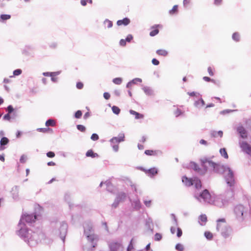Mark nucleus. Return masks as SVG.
Instances as JSON below:
<instances>
[{
	"instance_id": "nucleus-15",
	"label": "nucleus",
	"mask_w": 251,
	"mask_h": 251,
	"mask_svg": "<svg viewBox=\"0 0 251 251\" xmlns=\"http://www.w3.org/2000/svg\"><path fill=\"white\" fill-rule=\"evenodd\" d=\"M237 131L242 138H246L247 134L245 128L242 126H240L237 128Z\"/></svg>"
},
{
	"instance_id": "nucleus-61",
	"label": "nucleus",
	"mask_w": 251,
	"mask_h": 251,
	"mask_svg": "<svg viewBox=\"0 0 251 251\" xmlns=\"http://www.w3.org/2000/svg\"><path fill=\"white\" fill-rule=\"evenodd\" d=\"M3 119L7 120H9L10 119V116L9 113L5 115L3 117Z\"/></svg>"
},
{
	"instance_id": "nucleus-5",
	"label": "nucleus",
	"mask_w": 251,
	"mask_h": 251,
	"mask_svg": "<svg viewBox=\"0 0 251 251\" xmlns=\"http://www.w3.org/2000/svg\"><path fill=\"white\" fill-rule=\"evenodd\" d=\"M88 241L91 243L93 248H95L97 245V242L99 240L98 236L95 234H92V235H88L87 237Z\"/></svg>"
},
{
	"instance_id": "nucleus-55",
	"label": "nucleus",
	"mask_w": 251,
	"mask_h": 251,
	"mask_svg": "<svg viewBox=\"0 0 251 251\" xmlns=\"http://www.w3.org/2000/svg\"><path fill=\"white\" fill-rule=\"evenodd\" d=\"M103 97L106 100H108L110 98V95L107 92H105L103 94Z\"/></svg>"
},
{
	"instance_id": "nucleus-41",
	"label": "nucleus",
	"mask_w": 251,
	"mask_h": 251,
	"mask_svg": "<svg viewBox=\"0 0 251 251\" xmlns=\"http://www.w3.org/2000/svg\"><path fill=\"white\" fill-rule=\"evenodd\" d=\"M104 24L107 25V27L108 28L111 27L113 25L112 22L108 20H106L104 21Z\"/></svg>"
},
{
	"instance_id": "nucleus-44",
	"label": "nucleus",
	"mask_w": 251,
	"mask_h": 251,
	"mask_svg": "<svg viewBox=\"0 0 251 251\" xmlns=\"http://www.w3.org/2000/svg\"><path fill=\"white\" fill-rule=\"evenodd\" d=\"M82 116V112L80 110H77L75 113V117L76 118H80Z\"/></svg>"
},
{
	"instance_id": "nucleus-30",
	"label": "nucleus",
	"mask_w": 251,
	"mask_h": 251,
	"mask_svg": "<svg viewBox=\"0 0 251 251\" xmlns=\"http://www.w3.org/2000/svg\"><path fill=\"white\" fill-rule=\"evenodd\" d=\"M220 152L221 155L223 156H224L225 158H226V159L228 158V154L226 151V149H225V148L221 149L220 151Z\"/></svg>"
},
{
	"instance_id": "nucleus-59",
	"label": "nucleus",
	"mask_w": 251,
	"mask_h": 251,
	"mask_svg": "<svg viewBox=\"0 0 251 251\" xmlns=\"http://www.w3.org/2000/svg\"><path fill=\"white\" fill-rule=\"evenodd\" d=\"M126 41L124 39H121L120 41V44L122 46H125L126 45Z\"/></svg>"
},
{
	"instance_id": "nucleus-34",
	"label": "nucleus",
	"mask_w": 251,
	"mask_h": 251,
	"mask_svg": "<svg viewBox=\"0 0 251 251\" xmlns=\"http://www.w3.org/2000/svg\"><path fill=\"white\" fill-rule=\"evenodd\" d=\"M204 235L205 237L209 240H211L213 238V234L211 232L209 231H206L204 233Z\"/></svg>"
},
{
	"instance_id": "nucleus-10",
	"label": "nucleus",
	"mask_w": 251,
	"mask_h": 251,
	"mask_svg": "<svg viewBox=\"0 0 251 251\" xmlns=\"http://www.w3.org/2000/svg\"><path fill=\"white\" fill-rule=\"evenodd\" d=\"M111 251H121L122 247L121 245L117 242H112L109 245Z\"/></svg>"
},
{
	"instance_id": "nucleus-14",
	"label": "nucleus",
	"mask_w": 251,
	"mask_h": 251,
	"mask_svg": "<svg viewBox=\"0 0 251 251\" xmlns=\"http://www.w3.org/2000/svg\"><path fill=\"white\" fill-rule=\"evenodd\" d=\"M161 27V25H155L151 27L152 30L150 33V35L151 36H154L157 35L159 33L158 27Z\"/></svg>"
},
{
	"instance_id": "nucleus-48",
	"label": "nucleus",
	"mask_w": 251,
	"mask_h": 251,
	"mask_svg": "<svg viewBox=\"0 0 251 251\" xmlns=\"http://www.w3.org/2000/svg\"><path fill=\"white\" fill-rule=\"evenodd\" d=\"M76 86L77 89H81L83 87V84L81 82H78L76 83Z\"/></svg>"
},
{
	"instance_id": "nucleus-31",
	"label": "nucleus",
	"mask_w": 251,
	"mask_h": 251,
	"mask_svg": "<svg viewBox=\"0 0 251 251\" xmlns=\"http://www.w3.org/2000/svg\"><path fill=\"white\" fill-rule=\"evenodd\" d=\"M139 81V82H141V79L140 78H137V79L133 80L132 81H131L127 83V84L126 85L127 87L130 88L132 86V85L133 84H135L136 83V81Z\"/></svg>"
},
{
	"instance_id": "nucleus-53",
	"label": "nucleus",
	"mask_w": 251,
	"mask_h": 251,
	"mask_svg": "<svg viewBox=\"0 0 251 251\" xmlns=\"http://www.w3.org/2000/svg\"><path fill=\"white\" fill-rule=\"evenodd\" d=\"M151 62L154 65H158L159 64V61L155 58H153Z\"/></svg>"
},
{
	"instance_id": "nucleus-52",
	"label": "nucleus",
	"mask_w": 251,
	"mask_h": 251,
	"mask_svg": "<svg viewBox=\"0 0 251 251\" xmlns=\"http://www.w3.org/2000/svg\"><path fill=\"white\" fill-rule=\"evenodd\" d=\"M207 71H208V72L210 76H213L214 75L213 69L211 67H209L207 69Z\"/></svg>"
},
{
	"instance_id": "nucleus-42",
	"label": "nucleus",
	"mask_w": 251,
	"mask_h": 251,
	"mask_svg": "<svg viewBox=\"0 0 251 251\" xmlns=\"http://www.w3.org/2000/svg\"><path fill=\"white\" fill-rule=\"evenodd\" d=\"M99 136L96 133L92 134L91 137V139L93 141H97L99 139Z\"/></svg>"
},
{
	"instance_id": "nucleus-62",
	"label": "nucleus",
	"mask_w": 251,
	"mask_h": 251,
	"mask_svg": "<svg viewBox=\"0 0 251 251\" xmlns=\"http://www.w3.org/2000/svg\"><path fill=\"white\" fill-rule=\"evenodd\" d=\"M144 203L147 206L149 207L151 205V201H145Z\"/></svg>"
},
{
	"instance_id": "nucleus-49",
	"label": "nucleus",
	"mask_w": 251,
	"mask_h": 251,
	"mask_svg": "<svg viewBox=\"0 0 251 251\" xmlns=\"http://www.w3.org/2000/svg\"><path fill=\"white\" fill-rule=\"evenodd\" d=\"M162 238V235L160 233H156L155 235V240L159 241Z\"/></svg>"
},
{
	"instance_id": "nucleus-11",
	"label": "nucleus",
	"mask_w": 251,
	"mask_h": 251,
	"mask_svg": "<svg viewBox=\"0 0 251 251\" xmlns=\"http://www.w3.org/2000/svg\"><path fill=\"white\" fill-rule=\"evenodd\" d=\"M84 234L86 236V237L88 236V235H92V234H94V230L93 229L92 226L90 224H86L85 226L84 229Z\"/></svg>"
},
{
	"instance_id": "nucleus-1",
	"label": "nucleus",
	"mask_w": 251,
	"mask_h": 251,
	"mask_svg": "<svg viewBox=\"0 0 251 251\" xmlns=\"http://www.w3.org/2000/svg\"><path fill=\"white\" fill-rule=\"evenodd\" d=\"M216 228L224 238H227L230 237L231 229L226 224L225 218L217 220Z\"/></svg>"
},
{
	"instance_id": "nucleus-63",
	"label": "nucleus",
	"mask_w": 251,
	"mask_h": 251,
	"mask_svg": "<svg viewBox=\"0 0 251 251\" xmlns=\"http://www.w3.org/2000/svg\"><path fill=\"white\" fill-rule=\"evenodd\" d=\"M48 165L49 166H55L56 165L55 163L53 162V161H50V162H49L48 163H47Z\"/></svg>"
},
{
	"instance_id": "nucleus-25",
	"label": "nucleus",
	"mask_w": 251,
	"mask_h": 251,
	"mask_svg": "<svg viewBox=\"0 0 251 251\" xmlns=\"http://www.w3.org/2000/svg\"><path fill=\"white\" fill-rule=\"evenodd\" d=\"M156 53L161 56H166L168 55V51L165 50H156Z\"/></svg>"
},
{
	"instance_id": "nucleus-60",
	"label": "nucleus",
	"mask_w": 251,
	"mask_h": 251,
	"mask_svg": "<svg viewBox=\"0 0 251 251\" xmlns=\"http://www.w3.org/2000/svg\"><path fill=\"white\" fill-rule=\"evenodd\" d=\"M203 79L204 80H205V81H207V82L213 81V79H211L210 77H207V76H204L203 77Z\"/></svg>"
},
{
	"instance_id": "nucleus-23",
	"label": "nucleus",
	"mask_w": 251,
	"mask_h": 251,
	"mask_svg": "<svg viewBox=\"0 0 251 251\" xmlns=\"http://www.w3.org/2000/svg\"><path fill=\"white\" fill-rule=\"evenodd\" d=\"M158 151L155 150H148L145 151V153L147 155H156L157 154Z\"/></svg>"
},
{
	"instance_id": "nucleus-18",
	"label": "nucleus",
	"mask_w": 251,
	"mask_h": 251,
	"mask_svg": "<svg viewBox=\"0 0 251 251\" xmlns=\"http://www.w3.org/2000/svg\"><path fill=\"white\" fill-rule=\"evenodd\" d=\"M130 23V20L127 18H125L123 20H118L117 22V24L120 26L122 25H126Z\"/></svg>"
},
{
	"instance_id": "nucleus-37",
	"label": "nucleus",
	"mask_w": 251,
	"mask_h": 251,
	"mask_svg": "<svg viewBox=\"0 0 251 251\" xmlns=\"http://www.w3.org/2000/svg\"><path fill=\"white\" fill-rule=\"evenodd\" d=\"M0 17L1 20L5 21L10 19L11 16L7 14H2Z\"/></svg>"
},
{
	"instance_id": "nucleus-36",
	"label": "nucleus",
	"mask_w": 251,
	"mask_h": 251,
	"mask_svg": "<svg viewBox=\"0 0 251 251\" xmlns=\"http://www.w3.org/2000/svg\"><path fill=\"white\" fill-rule=\"evenodd\" d=\"M58 75V73L56 72H53V73H49V72H46L44 73L43 75L45 76H55Z\"/></svg>"
},
{
	"instance_id": "nucleus-21",
	"label": "nucleus",
	"mask_w": 251,
	"mask_h": 251,
	"mask_svg": "<svg viewBox=\"0 0 251 251\" xmlns=\"http://www.w3.org/2000/svg\"><path fill=\"white\" fill-rule=\"evenodd\" d=\"M9 143V140L6 137H2L0 141V150H2L4 148L2 146L7 145Z\"/></svg>"
},
{
	"instance_id": "nucleus-40",
	"label": "nucleus",
	"mask_w": 251,
	"mask_h": 251,
	"mask_svg": "<svg viewBox=\"0 0 251 251\" xmlns=\"http://www.w3.org/2000/svg\"><path fill=\"white\" fill-rule=\"evenodd\" d=\"M77 128L78 130L81 132H84L86 130L85 127L83 125H78L77 126Z\"/></svg>"
},
{
	"instance_id": "nucleus-22",
	"label": "nucleus",
	"mask_w": 251,
	"mask_h": 251,
	"mask_svg": "<svg viewBox=\"0 0 251 251\" xmlns=\"http://www.w3.org/2000/svg\"><path fill=\"white\" fill-rule=\"evenodd\" d=\"M86 155L87 157H91L92 158L98 157V154L97 153H94L92 150H88L86 153Z\"/></svg>"
},
{
	"instance_id": "nucleus-35",
	"label": "nucleus",
	"mask_w": 251,
	"mask_h": 251,
	"mask_svg": "<svg viewBox=\"0 0 251 251\" xmlns=\"http://www.w3.org/2000/svg\"><path fill=\"white\" fill-rule=\"evenodd\" d=\"M113 82L114 83L119 85L122 82V79L120 77L115 78L113 79Z\"/></svg>"
},
{
	"instance_id": "nucleus-7",
	"label": "nucleus",
	"mask_w": 251,
	"mask_h": 251,
	"mask_svg": "<svg viewBox=\"0 0 251 251\" xmlns=\"http://www.w3.org/2000/svg\"><path fill=\"white\" fill-rule=\"evenodd\" d=\"M36 219V215L24 214L22 218V220L27 223L34 222Z\"/></svg>"
},
{
	"instance_id": "nucleus-33",
	"label": "nucleus",
	"mask_w": 251,
	"mask_h": 251,
	"mask_svg": "<svg viewBox=\"0 0 251 251\" xmlns=\"http://www.w3.org/2000/svg\"><path fill=\"white\" fill-rule=\"evenodd\" d=\"M112 110L113 112L116 114H119L121 111L120 109L116 106H113L112 108Z\"/></svg>"
},
{
	"instance_id": "nucleus-45",
	"label": "nucleus",
	"mask_w": 251,
	"mask_h": 251,
	"mask_svg": "<svg viewBox=\"0 0 251 251\" xmlns=\"http://www.w3.org/2000/svg\"><path fill=\"white\" fill-rule=\"evenodd\" d=\"M133 240V239H132L130 241V244H129L127 249V251H131L133 249V246L132 244Z\"/></svg>"
},
{
	"instance_id": "nucleus-8",
	"label": "nucleus",
	"mask_w": 251,
	"mask_h": 251,
	"mask_svg": "<svg viewBox=\"0 0 251 251\" xmlns=\"http://www.w3.org/2000/svg\"><path fill=\"white\" fill-rule=\"evenodd\" d=\"M200 197L205 202H209L211 195L207 189L204 190L200 195Z\"/></svg>"
},
{
	"instance_id": "nucleus-38",
	"label": "nucleus",
	"mask_w": 251,
	"mask_h": 251,
	"mask_svg": "<svg viewBox=\"0 0 251 251\" xmlns=\"http://www.w3.org/2000/svg\"><path fill=\"white\" fill-rule=\"evenodd\" d=\"M176 249L178 251H183L184 248L183 245L181 244H177L176 246Z\"/></svg>"
},
{
	"instance_id": "nucleus-57",
	"label": "nucleus",
	"mask_w": 251,
	"mask_h": 251,
	"mask_svg": "<svg viewBox=\"0 0 251 251\" xmlns=\"http://www.w3.org/2000/svg\"><path fill=\"white\" fill-rule=\"evenodd\" d=\"M26 156L24 155H23L20 158V162L22 163H24L26 160Z\"/></svg>"
},
{
	"instance_id": "nucleus-43",
	"label": "nucleus",
	"mask_w": 251,
	"mask_h": 251,
	"mask_svg": "<svg viewBox=\"0 0 251 251\" xmlns=\"http://www.w3.org/2000/svg\"><path fill=\"white\" fill-rule=\"evenodd\" d=\"M174 114L176 117H178L181 114H182V112H181V110L179 109H176V110L174 112Z\"/></svg>"
},
{
	"instance_id": "nucleus-54",
	"label": "nucleus",
	"mask_w": 251,
	"mask_h": 251,
	"mask_svg": "<svg viewBox=\"0 0 251 251\" xmlns=\"http://www.w3.org/2000/svg\"><path fill=\"white\" fill-rule=\"evenodd\" d=\"M132 39H133V36L129 34L127 36V37L126 39V42H130Z\"/></svg>"
},
{
	"instance_id": "nucleus-58",
	"label": "nucleus",
	"mask_w": 251,
	"mask_h": 251,
	"mask_svg": "<svg viewBox=\"0 0 251 251\" xmlns=\"http://www.w3.org/2000/svg\"><path fill=\"white\" fill-rule=\"evenodd\" d=\"M223 0H214V4L216 5H220L222 4Z\"/></svg>"
},
{
	"instance_id": "nucleus-6",
	"label": "nucleus",
	"mask_w": 251,
	"mask_h": 251,
	"mask_svg": "<svg viewBox=\"0 0 251 251\" xmlns=\"http://www.w3.org/2000/svg\"><path fill=\"white\" fill-rule=\"evenodd\" d=\"M190 167L195 171L201 174H204L207 170L206 168H205V166L203 167L204 168L203 170H202L199 167V165L197 163L194 162H190Z\"/></svg>"
},
{
	"instance_id": "nucleus-19",
	"label": "nucleus",
	"mask_w": 251,
	"mask_h": 251,
	"mask_svg": "<svg viewBox=\"0 0 251 251\" xmlns=\"http://www.w3.org/2000/svg\"><path fill=\"white\" fill-rule=\"evenodd\" d=\"M129 113L135 116V118L136 119H142L144 118V115L140 114L139 113H138L136 112L135 111H134L133 110H130L129 111Z\"/></svg>"
},
{
	"instance_id": "nucleus-64",
	"label": "nucleus",
	"mask_w": 251,
	"mask_h": 251,
	"mask_svg": "<svg viewBox=\"0 0 251 251\" xmlns=\"http://www.w3.org/2000/svg\"><path fill=\"white\" fill-rule=\"evenodd\" d=\"M144 90V92H145V93L147 95H150L151 94V92L150 90L148 89L147 88H145Z\"/></svg>"
},
{
	"instance_id": "nucleus-32",
	"label": "nucleus",
	"mask_w": 251,
	"mask_h": 251,
	"mask_svg": "<svg viewBox=\"0 0 251 251\" xmlns=\"http://www.w3.org/2000/svg\"><path fill=\"white\" fill-rule=\"evenodd\" d=\"M232 37V39L236 42H238L240 40V34L237 32L234 33Z\"/></svg>"
},
{
	"instance_id": "nucleus-9",
	"label": "nucleus",
	"mask_w": 251,
	"mask_h": 251,
	"mask_svg": "<svg viewBox=\"0 0 251 251\" xmlns=\"http://www.w3.org/2000/svg\"><path fill=\"white\" fill-rule=\"evenodd\" d=\"M242 150L249 154H251V146L246 142H242L240 144Z\"/></svg>"
},
{
	"instance_id": "nucleus-13",
	"label": "nucleus",
	"mask_w": 251,
	"mask_h": 251,
	"mask_svg": "<svg viewBox=\"0 0 251 251\" xmlns=\"http://www.w3.org/2000/svg\"><path fill=\"white\" fill-rule=\"evenodd\" d=\"M125 135L124 134H121L118 137H113L110 141L113 143H119L124 140Z\"/></svg>"
},
{
	"instance_id": "nucleus-16",
	"label": "nucleus",
	"mask_w": 251,
	"mask_h": 251,
	"mask_svg": "<svg viewBox=\"0 0 251 251\" xmlns=\"http://www.w3.org/2000/svg\"><path fill=\"white\" fill-rule=\"evenodd\" d=\"M182 182L187 186H190L193 185V178H190L186 176H183Z\"/></svg>"
},
{
	"instance_id": "nucleus-24",
	"label": "nucleus",
	"mask_w": 251,
	"mask_h": 251,
	"mask_svg": "<svg viewBox=\"0 0 251 251\" xmlns=\"http://www.w3.org/2000/svg\"><path fill=\"white\" fill-rule=\"evenodd\" d=\"M205 105V102L203 99L201 98L195 102V105L197 107H202Z\"/></svg>"
},
{
	"instance_id": "nucleus-47",
	"label": "nucleus",
	"mask_w": 251,
	"mask_h": 251,
	"mask_svg": "<svg viewBox=\"0 0 251 251\" xmlns=\"http://www.w3.org/2000/svg\"><path fill=\"white\" fill-rule=\"evenodd\" d=\"M22 73L21 69H17L13 72L14 75H19Z\"/></svg>"
},
{
	"instance_id": "nucleus-2",
	"label": "nucleus",
	"mask_w": 251,
	"mask_h": 251,
	"mask_svg": "<svg viewBox=\"0 0 251 251\" xmlns=\"http://www.w3.org/2000/svg\"><path fill=\"white\" fill-rule=\"evenodd\" d=\"M205 164H207L208 166L217 173H222L225 170V167L223 165L219 163H215L212 161L205 160L202 161L201 165L202 167H205Z\"/></svg>"
},
{
	"instance_id": "nucleus-39",
	"label": "nucleus",
	"mask_w": 251,
	"mask_h": 251,
	"mask_svg": "<svg viewBox=\"0 0 251 251\" xmlns=\"http://www.w3.org/2000/svg\"><path fill=\"white\" fill-rule=\"evenodd\" d=\"M188 95H189L191 97H200V94L198 92H188Z\"/></svg>"
},
{
	"instance_id": "nucleus-27",
	"label": "nucleus",
	"mask_w": 251,
	"mask_h": 251,
	"mask_svg": "<svg viewBox=\"0 0 251 251\" xmlns=\"http://www.w3.org/2000/svg\"><path fill=\"white\" fill-rule=\"evenodd\" d=\"M178 12V6L177 5H174L172 9L169 11V13L171 15H174L177 13Z\"/></svg>"
},
{
	"instance_id": "nucleus-20",
	"label": "nucleus",
	"mask_w": 251,
	"mask_h": 251,
	"mask_svg": "<svg viewBox=\"0 0 251 251\" xmlns=\"http://www.w3.org/2000/svg\"><path fill=\"white\" fill-rule=\"evenodd\" d=\"M193 185L194 184L195 186V187L197 188V189H200L201 187V180L197 178V177H194L193 178Z\"/></svg>"
},
{
	"instance_id": "nucleus-29",
	"label": "nucleus",
	"mask_w": 251,
	"mask_h": 251,
	"mask_svg": "<svg viewBox=\"0 0 251 251\" xmlns=\"http://www.w3.org/2000/svg\"><path fill=\"white\" fill-rule=\"evenodd\" d=\"M199 219L201 221V222H202L201 225H202L203 223H204V224L206 223V222H207V216L205 214H202V215H200L199 217Z\"/></svg>"
},
{
	"instance_id": "nucleus-26",
	"label": "nucleus",
	"mask_w": 251,
	"mask_h": 251,
	"mask_svg": "<svg viewBox=\"0 0 251 251\" xmlns=\"http://www.w3.org/2000/svg\"><path fill=\"white\" fill-rule=\"evenodd\" d=\"M126 198V195L124 193H121L119 194L117 199L118 202L124 201Z\"/></svg>"
},
{
	"instance_id": "nucleus-12",
	"label": "nucleus",
	"mask_w": 251,
	"mask_h": 251,
	"mask_svg": "<svg viewBox=\"0 0 251 251\" xmlns=\"http://www.w3.org/2000/svg\"><path fill=\"white\" fill-rule=\"evenodd\" d=\"M171 232L174 234L176 232V235L178 237H180L182 236V231L181 228L176 226H172L171 228Z\"/></svg>"
},
{
	"instance_id": "nucleus-46",
	"label": "nucleus",
	"mask_w": 251,
	"mask_h": 251,
	"mask_svg": "<svg viewBox=\"0 0 251 251\" xmlns=\"http://www.w3.org/2000/svg\"><path fill=\"white\" fill-rule=\"evenodd\" d=\"M47 156L50 158H53L55 156V153L52 151H49L47 153Z\"/></svg>"
},
{
	"instance_id": "nucleus-3",
	"label": "nucleus",
	"mask_w": 251,
	"mask_h": 251,
	"mask_svg": "<svg viewBox=\"0 0 251 251\" xmlns=\"http://www.w3.org/2000/svg\"><path fill=\"white\" fill-rule=\"evenodd\" d=\"M227 169L228 173L226 176V182L229 186H232L235 183L233 173L229 168Z\"/></svg>"
},
{
	"instance_id": "nucleus-4",
	"label": "nucleus",
	"mask_w": 251,
	"mask_h": 251,
	"mask_svg": "<svg viewBox=\"0 0 251 251\" xmlns=\"http://www.w3.org/2000/svg\"><path fill=\"white\" fill-rule=\"evenodd\" d=\"M244 211V206L242 204L237 205L234 208V213L238 218H242Z\"/></svg>"
},
{
	"instance_id": "nucleus-17",
	"label": "nucleus",
	"mask_w": 251,
	"mask_h": 251,
	"mask_svg": "<svg viewBox=\"0 0 251 251\" xmlns=\"http://www.w3.org/2000/svg\"><path fill=\"white\" fill-rule=\"evenodd\" d=\"M145 172L149 176H152L157 174V170L155 168H152L148 170H145Z\"/></svg>"
},
{
	"instance_id": "nucleus-56",
	"label": "nucleus",
	"mask_w": 251,
	"mask_h": 251,
	"mask_svg": "<svg viewBox=\"0 0 251 251\" xmlns=\"http://www.w3.org/2000/svg\"><path fill=\"white\" fill-rule=\"evenodd\" d=\"M13 108L11 105H9L7 108V110L9 114L11 113L13 111Z\"/></svg>"
},
{
	"instance_id": "nucleus-28",
	"label": "nucleus",
	"mask_w": 251,
	"mask_h": 251,
	"mask_svg": "<svg viewBox=\"0 0 251 251\" xmlns=\"http://www.w3.org/2000/svg\"><path fill=\"white\" fill-rule=\"evenodd\" d=\"M55 125V122L53 120L49 119L46 122V126H54Z\"/></svg>"
},
{
	"instance_id": "nucleus-51",
	"label": "nucleus",
	"mask_w": 251,
	"mask_h": 251,
	"mask_svg": "<svg viewBox=\"0 0 251 251\" xmlns=\"http://www.w3.org/2000/svg\"><path fill=\"white\" fill-rule=\"evenodd\" d=\"M191 3V0H184L183 5L185 7H187Z\"/></svg>"
},
{
	"instance_id": "nucleus-50",
	"label": "nucleus",
	"mask_w": 251,
	"mask_h": 251,
	"mask_svg": "<svg viewBox=\"0 0 251 251\" xmlns=\"http://www.w3.org/2000/svg\"><path fill=\"white\" fill-rule=\"evenodd\" d=\"M50 128H38L37 130L40 132H46L50 130Z\"/></svg>"
}]
</instances>
